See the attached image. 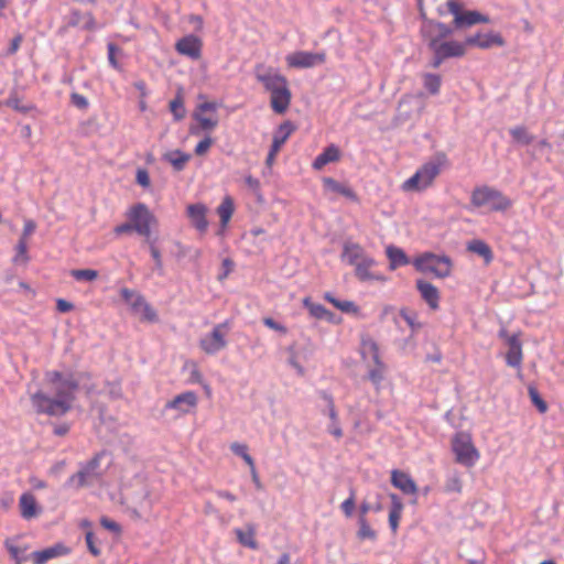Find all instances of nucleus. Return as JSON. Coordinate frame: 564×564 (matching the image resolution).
<instances>
[{
  "instance_id": "50",
  "label": "nucleus",
  "mask_w": 564,
  "mask_h": 564,
  "mask_svg": "<svg viewBox=\"0 0 564 564\" xmlns=\"http://www.w3.org/2000/svg\"><path fill=\"white\" fill-rule=\"evenodd\" d=\"M446 492H460L462 491V481L458 475H452L447 478L445 484Z\"/></svg>"
},
{
  "instance_id": "55",
  "label": "nucleus",
  "mask_w": 564,
  "mask_h": 564,
  "mask_svg": "<svg viewBox=\"0 0 564 564\" xmlns=\"http://www.w3.org/2000/svg\"><path fill=\"white\" fill-rule=\"evenodd\" d=\"M263 324H264L267 327H269V328H271V329H273V330H276V332H279V333H281V334H286V332H288V329H286V327H285L284 325H282V324H280V323L275 322V321H274L273 318H271V317H264V318H263Z\"/></svg>"
},
{
  "instance_id": "48",
  "label": "nucleus",
  "mask_w": 564,
  "mask_h": 564,
  "mask_svg": "<svg viewBox=\"0 0 564 564\" xmlns=\"http://www.w3.org/2000/svg\"><path fill=\"white\" fill-rule=\"evenodd\" d=\"M138 313L142 314V318L148 322H156L158 315L155 311L151 307V305L143 297V303L140 304V311Z\"/></svg>"
},
{
  "instance_id": "44",
  "label": "nucleus",
  "mask_w": 564,
  "mask_h": 564,
  "mask_svg": "<svg viewBox=\"0 0 564 564\" xmlns=\"http://www.w3.org/2000/svg\"><path fill=\"white\" fill-rule=\"evenodd\" d=\"M230 449L234 454H236L237 456H240L246 462V464L250 467V469H253V466H256L254 460L248 453V446L246 444L237 443V442L232 443L230 445Z\"/></svg>"
},
{
  "instance_id": "42",
  "label": "nucleus",
  "mask_w": 564,
  "mask_h": 564,
  "mask_svg": "<svg viewBox=\"0 0 564 564\" xmlns=\"http://www.w3.org/2000/svg\"><path fill=\"white\" fill-rule=\"evenodd\" d=\"M6 106L22 113H26L32 109L31 106L22 105L21 97L17 89L10 91L9 98L6 100Z\"/></svg>"
},
{
  "instance_id": "11",
  "label": "nucleus",
  "mask_w": 564,
  "mask_h": 564,
  "mask_svg": "<svg viewBox=\"0 0 564 564\" xmlns=\"http://www.w3.org/2000/svg\"><path fill=\"white\" fill-rule=\"evenodd\" d=\"M218 108L219 104L215 101H205L196 107L193 118L198 122L202 130L212 131L218 126Z\"/></svg>"
},
{
  "instance_id": "18",
  "label": "nucleus",
  "mask_w": 564,
  "mask_h": 564,
  "mask_svg": "<svg viewBox=\"0 0 564 564\" xmlns=\"http://www.w3.org/2000/svg\"><path fill=\"white\" fill-rule=\"evenodd\" d=\"M206 213L207 207L202 203L187 206V216L191 219L192 225L202 234L206 232L208 228Z\"/></svg>"
},
{
  "instance_id": "64",
  "label": "nucleus",
  "mask_w": 564,
  "mask_h": 564,
  "mask_svg": "<svg viewBox=\"0 0 564 564\" xmlns=\"http://www.w3.org/2000/svg\"><path fill=\"white\" fill-rule=\"evenodd\" d=\"M245 183L253 192H258L260 189V182H259V180L253 177L252 175H247L245 177Z\"/></svg>"
},
{
  "instance_id": "31",
  "label": "nucleus",
  "mask_w": 564,
  "mask_h": 564,
  "mask_svg": "<svg viewBox=\"0 0 564 564\" xmlns=\"http://www.w3.org/2000/svg\"><path fill=\"white\" fill-rule=\"evenodd\" d=\"M235 533L241 545L251 550L258 549V542L256 541V528L253 524H248L247 530L235 529Z\"/></svg>"
},
{
  "instance_id": "29",
  "label": "nucleus",
  "mask_w": 564,
  "mask_h": 564,
  "mask_svg": "<svg viewBox=\"0 0 564 564\" xmlns=\"http://www.w3.org/2000/svg\"><path fill=\"white\" fill-rule=\"evenodd\" d=\"M20 509H21V516L24 519H32L36 517L40 512V509L37 508L36 499L32 494H23L20 497Z\"/></svg>"
},
{
  "instance_id": "23",
  "label": "nucleus",
  "mask_w": 564,
  "mask_h": 564,
  "mask_svg": "<svg viewBox=\"0 0 564 564\" xmlns=\"http://www.w3.org/2000/svg\"><path fill=\"white\" fill-rule=\"evenodd\" d=\"M368 254L365 249L356 242H345L343 246L341 260L349 265H356Z\"/></svg>"
},
{
  "instance_id": "30",
  "label": "nucleus",
  "mask_w": 564,
  "mask_h": 564,
  "mask_svg": "<svg viewBox=\"0 0 564 564\" xmlns=\"http://www.w3.org/2000/svg\"><path fill=\"white\" fill-rule=\"evenodd\" d=\"M391 508L389 512V525L393 533H397L399 528V521L401 519L402 510H403V503L401 499L395 495L391 494Z\"/></svg>"
},
{
  "instance_id": "17",
  "label": "nucleus",
  "mask_w": 564,
  "mask_h": 564,
  "mask_svg": "<svg viewBox=\"0 0 564 564\" xmlns=\"http://www.w3.org/2000/svg\"><path fill=\"white\" fill-rule=\"evenodd\" d=\"M466 44L468 46H477L479 48H490L492 46H503L505 40L499 33H486V34H475L466 37Z\"/></svg>"
},
{
  "instance_id": "59",
  "label": "nucleus",
  "mask_w": 564,
  "mask_h": 564,
  "mask_svg": "<svg viewBox=\"0 0 564 564\" xmlns=\"http://www.w3.org/2000/svg\"><path fill=\"white\" fill-rule=\"evenodd\" d=\"M82 28L85 30H89V31L96 29V21H95L94 15L90 12L84 14Z\"/></svg>"
},
{
  "instance_id": "8",
  "label": "nucleus",
  "mask_w": 564,
  "mask_h": 564,
  "mask_svg": "<svg viewBox=\"0 0 564 564\" xmlns=\"http://www.w3.org/2000/svg\"><path fill=\"white\" fill-rule=\"evenodd\" d=\"M230 321H225L199 338V348L207 355H216L227 346V335L230 329Z\"/></svg>"
},
{
  "instance_id": "4",
  "label": "nucleus",
  "mask_w": 564,
  "mask_h": 564,
  "mask_svg": "<svg viewBox=\"0 0 564 564\" xmlns=\"http://www.w3.org/2000/svg\"><path fill=\"white\" fill-rule=\"evenodd\" d=\"M474 207H487L490 212H506L512 206V200L500 191L488 185L474 188L470 196Z\"/></svg>"
},
{
  "instance_id": "32",
  "label": "nucleus",
  "mask_w": 564,
  "mask_h": 564,
  "mask_svg": "<svg viewBox=\"0 0 564 564\" xmlns=\"http://www.w3.org/2000/svg\"><path fill=\"white\" fill-rule=\"evenodd\" d=\"M189 159L191 155L181 150L170 151L163 155V160L169 162L175 171L184 170Z\"/></svg>"
},
{
  "instance_id": "40",
  "label": "nucleus",
  "mask_w": 564,
  "mask_h": 564,
  "mask_svg": "<svg viewBox=\"0 0 564 564\" xmlns=\"http://www.w3.org/2000/svg\"><path fill=\"white\" fill-rule=\"evenodd\" d=\"M296 130V127L291 121H284L281 123L278 129L275 130L273 134V139L282 142L283 144L286 142V140L290 138V135Z\"/></svg>"
},
{
  "instance_id": "20",
  "label": "nucleus",
  "mask_w": 564,
  "mask_h": 564,
  "mask_svg": "<svg viewBox=\"0 0 564 564\" xmlns=\"http://www.w3.org/2000/svg\"><path fill=\"white\" fill-rule=\"evenodd\" d=\"M453 33V30L442 22H436L432 20H427L422 25V34L430 42V37H437L438 41L449 36Z\"/></svg>"
},
{
  "instance_id": "38",
  "label": "nucleus",
  "mask_w": 564,
  "mask_h": 564,
  "mask_svg": "<svg viewBox=\"0 0 564 564\" xmlns=\"http://www.w3.org/2000/svg\"><path fill=\"white\" fill-rule=\"evenodd\" d=\"M324 299L344 313H357L358 312V306L354 302L340 301V300L336 299L330 292H326L324 294Z\"/></svg>"
},
{
  "instance_id": "6",
  "label": "nucleus",
  "mask_w": 564,
  "mask_h": 564,
  "mask_svg": "<svg viewBox=\"0 0 564 564\" xmlns=\"http://www.w3.org/2000/svg\"><path fill=\"white\" fill-rule=\"evenodd\" d=\"M127 218L133 227V231L149 240L151 238V228L158 220L149 207L143 203L132 205L127 212Z\"/></svg>"
},
{
  "instance_id": "58",
  "label": "nucleus",
  "mask_w": 564,
  "mask_h": 564,
  "mask_svg": "<svg viewBox=\"0 0 564 564\" xmlns=\"http://www.w3.org/2000/svg\"><path fill=\"white\" fill-rule=\"evenodd\" d=\"M100 523L104 528H106L107 530L112 531L115 533H119L121 531L120 525L116 521L110 520L108 518H102L100 520Z\"/></svg>"
},
{
  "instance_id": "10",
  "label": "nucleus",
  "mask_w": 564,
  "mask_h": 564,
  "mask_svg": "<svg viewBox=\"0 0 564 564\" xmlns=\"http://www.w3.org/2000/svg\"><path fill=\"white\" fill-rule=\"evenodd\" d=\"M446 4L449 13L454 15V25L457 29L489 22L488 17L477 11L463 12L462 4L457 0H448Z\"/></svg>"
},
{
  "instance_id": "33",
  "label": "nucleus",
  "mask_w": 564,
  "mask_h": 564,
  "mask_svg": "<svg viewBox=\"0 0 564 564\" xmlns=\"http://www.w3.org/2000/svg\"><path fill=\"white\" fill-rule=\"evenodd\" d=\"M323 183H324V186L334 192V193H337V194H340L351 200H356L357 199V196L355 194V192L347 185L343 184V183H339L337 182L336 180L332 178V177H325L323 180Z\"/></svg>"
},
{
  "instance_id": "2",
  "label": "nucleus",
  "mask_w": 564,
  "mask_h": 564,
  "mask_svg": "<svg viewBox=\"0 0 564 564\" xmlns=\"http://www.w3.org/2000/svg\"><path fill=\"white\" fill-rule=\"evenodd\" d=\"M254 76L261 83L265 91L270 93L271 108L276 113H284L291 104V91L286 78L278 69L258 64L254 67Z\"/></svg>"
},
{
  "instance_id": "47",
  "label": "nucleus",
  "mask_w": 564,
  "mask_h": 564,
  "mask_svg": "<svg viewBox=\"0 0 564 564\" xmlns=\"http://www.w3.org/2000/svg\"><path fill=\"white\" fill-rule=\"evenodd\" d=\"M145 241L149 245L150 253L154 260L155 270L159 272V274H162L163 273V261H162L161 252L158 249V247L155 246L154 241L151 240V238Z\"/></svg>"
},
{
  "instance_id": "15",
  "label": "nucleus",
  "mask_w": 564,
  "mask_h": 564,
  "mask_svg": "<svg viewBox=\"0 0 564 564\" xmlns=\"http://www.w3.org/2000/svg\"><path fill=\"white\" fill-rule=\"evenodd\" d=\"M197 405V394L193 391H186L177 394L165 405L166 409L176 410L181 414L189 413Z\"/></svg>"
},
{
  "instance_id": "16",
  "label": "nucleus",
  "mask_w": 564,
  "mask_h": 564,
  "mask_svg": "<svg viewBox=\"0 0 564 564\" xmlns=\"http://www.w3.org/2000/svg\"><path fill=\"white\" fill-rule=\"evenodd\" d=\"M430 42L434 43L436 48L442 53V56L445 58L451 57H462L466 53V44L465 42H458V41H445L441 42L437 37L431 36Z\"/></svg>"
},
{
  "instance_id": "54",
  "label": "nucleus",
  "mask_w": 564,
  "mask_h": 564,
  "mask_svg": "<svg viewBox=\"0 0 564 564\" xmlns=\"http://www.w3.org/2000/svg\"><path fill=\"white\" fill-rule=\"evenodd\" d=\"M135 181L140 186L144 188L149 187L151 182L148 171L144 169H139L137 171Z\"/></svg>"
},
{
  "instance_id": "25",
  "label": "nucleus",
  "mask_w": 564,
  "mask_h": 564,
  "mask_svg": "<svg viewBox=\"0 0 564 564\" xmlns=\"http://www.w3.org/2000/svg\"><path fill=\"white\" fill-rule=\"evenodd\" d=\"M322 398L326 401L328 408V416L330 419V424L328 426V432L334 435L336 438H340L343 436V430L338 422L337 411L335 409L333 397L323 391L321 393Z\"/></svg>"
},
{
  "instance_id": "14",
  "label": "nucleus",
  "mask_w": 564,
  "mask_h": 564,
  "mask_svg": "<svg viewBox=\"0 0 564 564\" xmlns=\"http://www.w3.org/2000/svg\"><path fill=\"white\" fill-rule=\"evenodd\" d=\"M175 50L181 55L198 59L202 55V41L193 34L186 35L176 42Z\"/></svg>"
},
{
  "instance_id": "26",
  "label": "nucleus",
  "mask_w": 564,
  "mask_h": 564,
  "mask_svg": "<svg viewBox=\"0 0 564 564\" xmlns=\"http://www.w3.org/2000/svg\"><path fill=\"white\" fill-rule=\"evenodd\" d=\"M303 306L307 308L310 315L316 319H324L329 323H336V316L322 304L314 303L310 297L303 299Z\"/></svg>"
},
{
  "instance_id": "57",
  "label": "nucleus",
  "mask_w": 564,
  "mask_h": 564,
  "mask_svg": "<svg viewBox=\"0 0 564 564\" xmlns=\"http://www.w3.org/2000/svg\"><path fill=\"white\" fill-rule=\"evenodd\" d=\"M429 47L433 51L434 53V58H433V62H432V66L434 68H437L440 67V65L442 64V62L444 59H446L444 56H442V53L438 51V48H436L435 44L430 42L429 43Z\"/></svg>"
},
{
  "instance_id": "3",
  "label": "nucleus",
  "mask_w": 564,
  "mask_h": 564,
  "mask_svg": "<svg viewBox=\"0 0 564 564\" xmlns=\"http://www.w3.org/2000/svg\"><path fill=\"white\" fill-rule=\"evenodd\" d=\"M448 159L445 153H436L430 161L425 162L416 172L401 185L404 192H421L431 186L436 176L447 165Z\"/></svg>"
},
{
  "instance_id": "53",
  "label": "nucleus",
  "mask_w": 564,
  "mask_h": 564,
  "mask_svg": "<svg viewBox=\"0 0 564 564\" xmlns=\"http://www.w3.org/2000/svg\"><path fill=\"white\" fill-rule=\"evenodd\" d=\"M70 100H72V104L79 109H87L89 106L87 98L77 93H73L70 95Z\"/></svg>"
},
{
  "instance_id": "1",
  "label": "nucleus",
  "mask_w": 564,
  "mask_h": 564,
  "mask_svg": "<svg viewBox=\"0 0 564 564\" xmlns=\"http://www.w3.org/2000/svg\"><path fill=\"white\" fill-rule=\"evenodd\" d=\"M45 381L53 387L54 397H48L39 390L31 395V402L35 411L50 416H62L70 409L75 400V393L79 383L72 376L64 377L57 370L45 372Z\"/></svg>"
},
{
  "instance_id": "7",
  "label": "nucleus",
  "mask_w": 564,
  "mask_h": 564,
  "mask_svg": "<svg viewBox=\"0 0 564 564\" xmlns=\"http://www.w3.org/2000/svg\"><path fill=\"white\" fill-rule=\"evenodd\" d=\"M452 451L456 462L465 467H473L479 459V452L475 447L468 433H456L452 440Z\"/></svg>"
},
{
  "instance_id": "52",
  "label": "nucleus",
  "mask_w": 564,
  "mask_h": 564,
  "mask_svg": "<svg viewBox=\"0 0 564 564\" xmlns=\"http://www.w3.org/2000/svg\"><path fill=\"white\" fill-rule=\"evenodd\" d=\"M213 144V139L210 137H205L200 140L195 147V153L197 155H204Z\"/></svg>"
},
{
  "instance_id": "46",
  "label": "nucleus",
  "mask_w": 564,
  "mask_h": 564,
  "mask_svg": "<svg viewBox=\"0 0 564 564\" xmlns=\"http://www.w3.org/2000/svg\"><path fill=\"white\" fill-rule=\"evenodd\" d=\"M70 275L77 281H94L98 276V272L91 269L72 270Z\"/></svg>"
},
{
  "instance_id": "28",
  "label": "nucleus",
  "mask_w": 564,
  "mask_h": 564,
  "mask_svg": "<svg viewBox=\"0 0 564 564\" xmlns=\"http://www.w3.org/2000/svg\"><path fill=\"white\" fill-rule=\"evenodd\" d=\"M339 156V149L336 145L330 144L315 158L312 164L313 169L322 170L326 164L338 161Z\"/></svg>"
},
{
  "instance_id": "37",
  "label": "nucleus",
  "mask_w": 564,
  "mask_h": 564,
  "mask_svg": "<svg viewBox=\"0 0 564 564\" xmlns=\"http://www.w3.org/2000/svg\"><path fill=\"white\" fill-rule=\"evenodd\" d=\"M122 300L131 307L135 313L140 311V304L143 303V296L130 289L123 288L120 291Z\"/></svg>"
},
{
  "instance_id": "62",
  "label": "nucleus",
  "mask_w": 564,
  "mask_h": 564,
  "mask_svg": "<svg viewBox=\"0 0 564 564\" xmlns=\"http://www.w3.org/2000/svg\"><path fill=\"white\" fill-rule=\"evenodd\" d=\"M7 549L11 555V557L17 561L18 563H20L21 561H23L24 558L21 556V551L18 546L15 545H12V544H9L7 543Z\"/></svg>"
},
{
  "instance_id": "36",
  "label": "nucleus",
  "mask_w": 564,
  "mask_h": 564,
  "mask_svg": "<svg viewBox=\"0 0 564 564\" xmlns=\"http://www.w3.org/2000/svg\"><path fill=\"white\" fill-rule=\"evenodd\" d=\"M467 249L474 253H477L481 258H484V260L487 264L490 263L494 259V254H492L490 247L485 241H482L480 239L471 240L468 243Z\"/></svg>"
},
{
  "instance_id": "5",
  "label": "nucleus",
  "mask_w": 564,
  "mask_h": 564,
  "mask_svg": "<svg viewBox=\"0 0 564 564\" xmlns=\"http://www.w3.org/2000/svg\"><path fill=\"white\" fill-rule=\"evenodd\" d=\"M102 456L104 452H100L94 455V457L86 463H82L79 465V470L66 480L65 487L78 490L91 485L94 480L99 479L101 477L99 469Z\"/></svg>"
},
{
  "instance_id": "19",
  "label": "nucleus",
  "mask_w": 564,
  "mask_h": 564,
  "mask_svg": "<svg viewBox=\"0 0 564 564\" xmlns=\"http://www.w3.org/2000/svg\"><path fill=\"white\" fill-rule=\"evenodd\" d=\"M416 289L420 292L422 299L427 303L429 307L433 311L438 310L440 307V292L436 286L432 283L417 280Z\"/></svg>"
},
{
  "instance_id": "9",
  "label": "nucleus",
  "mask_w": 564,
  "mask_h": 564,
  "mask_svg": "<svg viewBox=\"0 0 564 564\" xmlns=\"http://www.w3.org/2000/svg\"><path fill=\"white\" fill-rule=\"evenodd\" d=\"M417 270L433 273L437 278H446L451 274L452 261L446 256L425 253L414 262Z\"/></svg>"
},
{
  "instance_id": "12",
  "label": "nucleus",
  "mask_w": 564,
  "mask_h": 564,
  "mask_svg": "<svg viewBox=\"0 0 564 564\" xmlns=\"http://www.w3.org/2000/svg\"><path fill=\"white\" fill-rule=\"evenodd\" d=\"M326 59L325 53H312L299 51L286 56L288 65L295 68H308L323 64Z\"/></svg>"
},
{
  "instance_id": "35",
  "label": "nucleus",
  "mask_w": 564,
  "mask_h": 564,
  "mask_svg": "<svg viewBox=\"0 0 564 564\" xmlns=\"http://www.w3.org/2000/svg\"><path fill=\"white\" fill-rule=\"evenodd\" d=\"M235 210L234 200L230 196H226L217 207V214L220 218L221 228H226Z\"/></svg>"
},
{
  "instance_id": "56",
  "label": "nucleus",
  "mask_w": 564,
  "mask_h": 564,
  "mask_svg": "<svg viewBox=\"0 0 564 564\" xmlns=\"http://www.w3.org/2000/svg\"><path fill=\"white\" fill-rule=\"evenodd\" d=\"M340 507L346 517H351L355 509L354 495L351 494L349 498L343 501Z\"/></svg>"
},
{
  "instance_id": "21",
  "label": "nucleus",
  "mask_w": 564,
  "mask_h": 564,
  "mask_svg": "<svg viewBox=\"0 0 564 564\" xmlns=\"http://www.w3.org/2000/svg\"><path fill=\"white\" fill-rule=\"evenodd\" d=\"M509 350L506 355V362L513 368H520L522 364V345L518 335L513 334L508 337Z\"/></svg>"
},
{
  "instance_id": "39",
  "label": "nucleus",
  "mask_w": 564,
  "mask_h": 564,
  "mask_svg": "<svg viewBox=\"0 0 564 564\" xmlns=\"http://www.w3.org/2000/svg\"><path fill=\"white\" fill-rule=\"evenodd\" d=\"M359 529L357 531V538L360 541L370 540L376 541L377 532L370 527L366 517L358 518Z\"/></svg>"
},
{
  "instance_id": "27",
  "label": "nucleus",
  "mask_w": 564,
  "mask_h": 564,
  "mask_svg": "<svg viewBox=\"0 0 564 564\" xmlns=\"http://www.w3.org/2000/svg\"><path fill=\"white\" fill-rule=\"evenodd\" d=\"M377 264L376 260L367 256L355 265V275L360 281L380 280L381 278L371 273V268Z\"/></svg>"
},
{
  "instance_id": "63",
  "label": "nucleus",
  "mask_w": 564,
  "mask_h": 564,
  "mask_svg": "<svg viewBox=\"0 0 564 564\" xmlns=\"http://www.w3.org/2000/svg\"><path fill=\"white\" fill-rule=\"evenodd\" d=\"M35 228H36V225L33 220H31V219L25 220L22 237H24V239L26 240V238L34 232Z\"/></svg>"
},
{
  "instance_id": "61",
  "label": "nucleus",
  "mask_w": 564,
  "mask_h": 564,
  "mask_svg": "<svg viewBox=\"0 0 564 564\" xmlns=\"http://www.w3.org/2000/svg\"><path fill=\"white\" fill-rule=\"evenodd\" d=\"M86 543H87V546H88L89 552H90L93 555L97 556V555H99V554H100V550H99V549L95 545V543H94V535H93V533H91V532H88V533L86 534Z\"/></svg>"
},
{
  "instance_id": "49",
  "label": "nucleus",
  "mask_w": 564,
  "mask_h": 564,
  "mask_svg": "<svg viewBox=\"0 0 564 564\" xmlns=\"http://www.w3.org/2000/svg\"><path fill=\"white\" fill-rule=\"evenodd\" d=\"M529 394L532 403L538 408L541 413H545L547 411L546 402L541 398L539 392L534 388L529 389Z\"/></svg>"
},
{
  "instance_id": "51",
  "label": "nucleus",
  "mask_w": 564,
  "mask_h": 564,
  "mask_svg": "<svg viewBox=\"0 0 564 564\" xmlns=\"http://www.w3.org/2000/svg\"><path fill=\"white\" fill-rule=\"evenodd\" d=\"M107 50H108V61H109V64L115 68V69H120V65L116 58V54L117 53H121V50L113 43H108L107 45Z\"/></svg>"
},
{
  "instance_id": "22",
  "label": "nucleus",
  "mask_w": 564,
  "mask_h": 564,
  "mask_svg": "<svg viewBox=\"0 0 564 564\" xmlns=\"http://www.w3.org/2000/svg\"><path fill=\"white\" fill-rule=\"evenodd\" d=\"M68 549L63 544H55L41 551H35L31 554L33 564H45L50 560L64 555Z\"/></svg>"
},
{
  "instance_id": "13",
  "label": "nucleus",
  "mask_w": 564,
  "mask_h": 564,
  "mask_svg": "<svg viewBox=\"0 0 564 564\" xmlns=\"http://www.w3.org/2000/svg\"><path fill=\"white\" fill-rule=\"evenodd\" d=\"M367 345L375 362V367L369 369L367 377L369 381L375 386V388L379 390L382 381L384 380L387 367L380 358L379 346L377 343L369 340Z\"/></svg>"
},
{
  "instance_id": "60",
  "label": "nucleus",
  "mask_w": 564,
  "mask_h": 564,
  "mask_svg": "<svg viewBox=\"0 0 564 564\" xmlns=\"http://www.w3.org/2000/svg\"><path fill=\"white\" fill-rule=\"evenodd\" d=\"M56 308L59 313H67L74 308V305H73V303H70L64 299H58L56 301Z\"/></svg>"
},
{
  "instance_id": "43",
  "label": "nucleus",
  "mask_w": 564,
  "mask_h": 564,
  "mask_svg": "<svg viewBox=\"0 0 564 564\" xmlns=\"http://www.w3.org/2000/svg\"><path fill=\"white\" fill-rule=\"evenodd\" d=\"M441 77L436 74L426 73L423 75V84L426 90L432 95H437L441 88Z\"/></svg>"
},
{
  "instance_id": "34",
  "label": "nucleus",
  "mask_w": 564,
  "mask_h": 564,
  "mask_svg": "<svg viewBox=\"0 0 564 564\" xmlns=\"http://www.w3.org/2000/svg\"><path fill=\"white\" fill-rule=\"evenodd\" d=\"M387 257L390 260V269L394 270L398 267L409 263V259L404 251L398 247L389 246L386 250Z\"/></svg>"
},
{
  "instance_id": "45",
  "label": "nucleus",
  "mask_w": 564,
  "mask_h": 564,
  "mask_svg": "<svg viewBox=\"0 0 564 564\" xmlns=\"http://www.w3.org/2000/svg\"><path fill=\"white\" fill-rule=\"evenodd\" d=\"M170 110L174 119L177 121L185 117L186 110L184 107L183 98L181 96H176L173 100H171Z\"/></svg>"
},
{
  "instance_id": "41",
  "label": "nucleus",
  "mask_w": 564,
  "mask_h": 564,
  "mask_svg": "<svg viewBox=\"0 0 564 564\" xmlns=\"http://www.w3.org/2000/svg\"><path fill=\"white\" fill-rule=\"evenodd\" d=\"M510 135L513 140L522 145H528L533 141V135H531L528 130L522 126L513 127L509 130Z\"/></svg>"
},
{
  "instance_id": "24",
  "label": "nucleus",
  "mask_w": 564,
  "mask_h": 564,
  "mask_svg": "<svg viewBox=\"0 0 564 564\" xmlns=\"http://www.w3.org/2000/svg\"><path fill=\"white\" fill-rule=\"evenodd\" d=\"M392 485L400 489L403 494L413 495L417 491L414 480L405 473L400 470H392L391 473Z\"/></svg>"
}]
</instances>
